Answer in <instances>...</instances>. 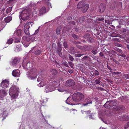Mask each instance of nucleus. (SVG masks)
Listing matches in <instances>:
<instances>
[{"label": "nucleus", "instance_id": "obj_1", "mask_svg": "<svg viewBox=\"0 0 129 129\" xmlns=\"http://www.w3.org/2000/svg\"><path fill=\"white\" fill-rule=\"evenodd\" d=\"M19 90L18 87L14 85H12L10 87L9 93L12 99H15L18 96Z\"/></svg>", "mask_w": 129, "mask_h": 129}, {"label": "nucleus", "instance_id": "obj_2", "mask_svg": "<svg viewBox=\"0 0 129 129\" xmlns=\"http://www.w3.org/2000/svg\"><path fill=\"white\" fill-rule=\"evenodd\" d=\"M84 95L82 93L77 92L74 93L72 96L73 100L76 102V104L81 103L84 99Z\"/></svg>", "mask_w": 129, "mask_h": 129}, {"label": "nucleus", "instance_id": "obj_3", "mask_svg": "<svg viewBox=\"0 0 129 129\" xmlns=\"http://www.w3.org/2000/svg\"><path fill=\"white\" fill-rule=\"evenodd\" d=\"M89 6L88 4H86L83 1H81L78 4L77 7L78 9H80L83 13H85L88 9Z\"/></svg>", "mask_w": 129, "mask_h": 129}, {"label": "nucleus", "instance_id": "obj_4", "mask_svg": "<svg viewBox=\"0 0 129 129\" xmlns=\"http://www.w3.org/2000/svg\"><path fill=\"white\" fill-rule=\"evenodd\" d=\"M20 19H21L23 21L27 20L29 18V15L27 9L22 10L21 12H20Z\"/></svg>", "mask_w": 129, "mask_h": 129}, {"label": "nucleus", "instance_id": "obj_5", "mask_svg": "<svg viewBox=\"0 0 129 129\" xmlns=\"http://www.w3.org/2000/svg\"><path fill=\"white\" fill-rule=\"evenodd\" d=\"M31 65H30V62L28 59H24L23 62V67L24 68L28 69Z\"/></svg>", "mask_w": 129, "mask_h": 129}, {"label": "nucleus", "instance_id": "obj_6", "mask_svg": "<svg viewBox=\"0 0 129 129\" xmlns=\"http://www.w3.org/2000/svg\"><path fill=\"white\" fill-rule=\"evenodd\" d=\"M33 23L31 22H29L26 24L24 27V31L25 33L27 35H29L30 34L29 33V28H30V26Z\"/></svg>", "mask_w": 129, "mask_h": 129}, {"label": "nucleus", "instance_id": "obj_7", "mask_svg": "<svg viewBox=\"0 0 129 129\" xmlns=\"http://www.w3.org/2000/svg\"><path fill=\"white\" fill-rule=\"evenodd\" d=\"M9 81L8 80L5 79L3 80L1 82V86L3 88H5L8 87Z\"/></svg>", "mask_w": 129, "mask_h": 129}, {"label": "nucleus", "instance_id": "obj_8", "mask_svg": "<svg viewBox=\"0 0 129 129\" xmlns=\"http://www.w3.org/2000/svg\"><path fill=\"white\" fill-rule=\"evenodd\" d=\"M22 39L27 42H33L35 39V37L33 36H23L22 37Z\"/></svg>", "mask_w": 129, "mask_h": 129}, {"label": "nucleus", "instance_id": "obj_9", "mask_svg": "<svg viewBox=\"0 0 129 129\" xmlns=\"http://www.w3.org/2000/svg\"><path fill=\"white\" fill-rule=\"evenodd\" d=\"M90 19L89 18L86 16H83L80 17L79 20L77 21V23H82L84 20L85 21L89 22L90 20Z\"/></svg>", "mask_w": 129, "mask_h": 129}, {"label": "nucleus", "instance_id": "obj_10", "mask_svg": "<svg viewBox=\"0 0 129 129\" xmlns=\"http://www.w3.org/2000/svg\"><path fill=\"white\" fill-rule=\"evenodd\" d=\"M75 84V82L72 79H69L67 81L65 84L66 86L70 87L74 86Z\"/></svg>", "mask_w": 129, "mask_h": 129}, {"label": "nucleus", "instance_id": "obj_11", "mask_svg": "<svg viewBox=\"0 0 129 129\" xmlns=\"http://www.w3.org/2000/svg\"><path fill=\"white\" fill-rule=\"evenodd\" d=\"M60 81L59 80H57V81L54 80L50 83L51 85V86L53 88L58 87L60 85Z\"/></svg>", "mask_w": 129, "mask_h": 129}, {"label": "nucleus", "instance_id": "obj_12", "mask_svg": "<svg viewBox=\"0 0 129 129\" xmlns=\"http://www.w3.org/2000/svg\"><path fill=\"white\" fill-rule=\"evenodd\" d=\"M53 90V88L51 86V85L50 83H49L47 85L45 91L46 92H48L52 91Z\"/></svg>", "mask_w": 129, "mask_h": 129}, {"label": "nucleus", "instance_id": "obj_13", "mask_svg": "<svg viewBox=\"0 0 129 129\" xmlns=\"http://www.w3.org/2000/svg\"><path fill=\"white\" fill-rule=\"evenodd\" d=\"M20 71L18 69L13 70L12 72V75L13 76L18 77L20 75Z\"/></svg>", "mask_w": 129, "mask_h": 129}, {"label": "nucleus", "instance_id": "obj_14", "mask_svg": "<svg viewBox=\"0 0 129 129\" xmlns=\"http://www.w3.org/2000/svg\"><path fill=\"white\" fill-rule=\"evenodd\" d=\"M37 70L35 68H33L29 72V75L30 76H31L32 75H37Z\"/></svg>", "mask_w": 129, "mask_h": 129}, {"label": "nucleus", "instance_id": "obj_15", "mask_svg": "<svg viewBox=\"0 0 129 129\" xmlns=\"http://www.w3.org/2000/svg\"><path fill=\"white\" fill-rule=\"evenodd\" d=\"M106 5L105 4H101L99 7V11L100 13H102L105 9Z\"/></svg>", "mask_w": 129, "mask_h": 129}, {"label": "nucleus", "instance_id": "obj_16", "mask_svg": "<svg viewBox=\"0 0 129 129\" xmlns=\"http://www.w3.org/2000/svg\"><path fill=\"white\" fill-rule=\"evenodd\" d=\"M120 119L122 121H127L129 120V117L125 115L121 116L120 117Z\"/></svg>", "mask_w": 129, "mask_h": 129}, {"label": "nucleus", "instance_id": "obj_17", "mask_svg": "<svg viewBox=\"0 0 129 129\" xmlns=\"http://www.w3.org/2000/svg\"><path fill=\"white\" fill-rule=\"evenodd\" d=\"M7 95L6 90L3 89L0 90V97L3 98Z\"/></svg>", "mask_w": 129, "mask_h": 129}, {"label": "nucleus", "instance_id": "obj_18", "mask_svg": "<svg viewBox=\"0 0 129 129\" xmlns=\"http://www.w3.org/2000/svg\"><path fill=\"white\" fill-rule=\"evenodd\" d=\"M20 60L17 57H15L14 58L12 61V64L15 65L18 63L20 61Z\"/></svg>", "mask_w": 129, "mask_h": 129}, {"label": "nucleus", "instance_id": "obj_19", "mask_svg": "<svg viewBox=\"0 0 129 129\" xmlns=\"http://www.w3.org/2000/svg\"><path fill=\"white\" fill-rule=\"evenodd\" d=\"M46 9L44 7H42L39 11V13L40 15L43 14L46 12Z\"/></svg>", "mask_w": 129, "mask_h": 129}, {"label": "nucleus", "instance_id": "obj_20", "mask_svg": "<svg viewBox=\"0 0 129 129\" xmlns=\"http://www.w3.org/2000/svg\"><path fill=\"white\" fill-rule=\"evenodd\" d=\"M57 73V71L55 69H53L51 70L50 73L51 74V75L52 76H53L56 75Z\"/></svg>", "mask_w": 129, "mask_h": 129}, {"label": "nucleus", "instance_id": "obj_21", "mask_svg": "<svg viewBox=\"0 0 129 129\" xmlns=\"http://www.w3.org/2000/svg\"><path fill=\"white\" fill-rule=\"evenodd\" d=\"M22 30L21 29H19L15 31L14 33L15 35H16L17 36L19 37L21 35Z\"/></svg>", "mask_w": 129, "mask_h": 129}, {"label": "nucleus", "instance_id": "obj_22", "mask_svg": "<svg viewBox=\"0 0 129 129\" xmlns=\"http://www.w3.org/2000/svg\"><path fill=\"white\" fill-rule=\"evenodd\" d=\"M125 107L123 106H120L118 107L117 110L120 112H122L124 109Z\"/></svg>", "mask_w": 129, "mask_h": 129}, {"label": "nucleus", "instance_id": "obj_23", "mask_svg": "<svg viewBox=\"0 0 129 129\" xmlns=\"http://www.w3.org/2000/svg\"><path fill=\"white\" fill-rule=\"evenodd\" d=\"M109 104V101H107L104 105V107L107 109H110L111 107L110 105Z\"/></svg>", "mask_w": 129, "mask_h": 129}, {"label": "nucleus", "instance_id": "obj_24", "mask_svg": "<svg viewBox=\"0 0 129 129\" xmlns=\"http://www.w3.org/2000/svg\"><path fill=\"white\" fill-rule=\"evenodd\" d=\"M109 101V104L112 107L113 106H114L116 105V102L114 100L110 101Z\"/></svg>", "mask_w": 129, "mask_h": 129}, {"label": "nucleus", "instance_id": "obj_25", "mask_svg": "<svg viewBox=\"0 0 129 129\" xmlns=\"http://www.w3.org/2000/svg\"><path fill=\"white\" fill-rule=\"evenodd\" d=\"M12 20V17L10 16H8L5 18L4 20L6 23H8L10 22Z\"/></svg>", "mask_w": 129, "mask_h": 129}, {"label": "nucleus", "instance_id": "obj_26", "mask_svg": "<svg viewBox=\"0 0 129 129\" xmlns=\"http://www.w3.org/2000/svg\"><path fill=\"white\" fill-rule=\"evenodd\" d=\"M62 29V27L61 26L58 27L56 30V33L57 35H59L60 34V31Z\"/></svg>", "mask_w": 129, "mask_h": 129}, {"label": "nucleus", "instance_id": "obj_27", "mask_svg": "<svg viewBox=\"0 0 129 129\" xmlns=\"http://www.w3.org/2000/svg\"><path fill=\"white\" fill-rule=\"evenodd\" d=\"M91 46L90 45H84L83 46V48L85 51L89 50L91 49Z\"/></svg>", "mask_w": 129, "mask_h": 129}, {"label": "nucleus", "instance_id": "obj_28", "mask_svg": "<svg viewBox=\"0 0 129 129\" xmlns=\"http://www.w3.org/2000/svg\"><path fill=\"white\" fill-rule=\"evenodd\" d=\"M13 40V39L12 38H10L8 40L6 44L8 43L9 45L11 44L12 43Z\"/></svg>", "mask_w": 129, "mask_h": 129}, {"label": "nucleus", "instance_id": "obj_29", "mask_svg": "<svg viewBox=\"0 0 129 129\" xmlns=\"http://www.w3.org/2000/svg\"><path fill=\"white\" fill-rule=\"evenodd\" d=\"M16 48L17 50V51H19L22 50L21 45L20 44H18L16 46Z\"/></svg>", "mask_w": 129, "mask_h": 129}, {"label": "nucleus", "instance_id": "obj_30", "mask_svg": "<svg viewBox=\"0 0 129 129\" xmlns=\"http://www.w3.org/2000/svg\"><path fill=\"white\" fill-rule=\"evenodd\" d=\"M41 53V50H37L35 51L34 54H35L37 55H40Z\"/></svg>", "mask_w": 129, "mask_h": 129}, {"label": "nucleus", "instance_id": "obj_31", "mask_svg": "<svg viewBox=\"0 0 129 129\" xmlns=\"http://www.w3.org/2000/svg\"><path fill=\"white\" fill-rule=\"evenodd\" d=\"M46 83H47L44 82L43 81H41L40 82L39 85L40 87H42L46 85Z\"/></svg>", "mask_w": 129, "mask_h": 129}, {"label": "nucleus", "instance_id": "obj_32", "mask_svg": "<svg viewBox=\"0 0 129 129\" xmlns=\"http://www.w3.org/2000/svg\"><path fill=\"white\" fill-rule=\"evenodd\" d=\"M26 47H27L29 45V43L27 41L23 42L22 43Z\"/></svg>", "mask_w": 129, "mask_h": 129}, {"label": "nucleus", "instance_id": "obj_33", "mask_svg": "<svg viewBox=\"0 0 129 129\" xmlns=\"http://www.w3.org/2000/svg\"><path fill=\"white\" fill-rule=\"evenodd\" d=\"M12 9V7H10L8 8L6 10L7 13V14L9 13L11 11Z\"/></svg>", "mask_w": 129, "mask_h": 129}, {"label": "nucleus", "instance_id": "obj_34", "mask_svg": "<svg viewBox=\"0 0 129 129\" xmlns=\"http://www.w3.org/2000/svg\"><path fill=\"white\" fill-rule=\"evenodd\" d=\"M92 72H93V74L95 76H98L99 74V71L96 70H93V71H92Z\"/></svg>", "mask_w": 129, "mask_h": 129}, {"label": "nucleus", "instance_id": "obj_35", "mask_svg": "<svg viewBox=\"0 0 129 129\" xmlns=\"http://www.w3.org/2000/svg\"><path fill=\"white\" fill-rule=\"evenodd\" d=\"M114 45L116 46H117L118 47H122L123 46V45L119 43H116V42H114Z\"/></svg>", "mask_w": 129, "mask_h": 129}, {"label": "nucleus", "instance_id": "obj_36", "mask_svg": "<svg viewBox=\"0 0 129 129\" xmlns=\"http://www.w3.org/2000/svg\"><path fill=\"white\" fill-rule=\"evenodd\" d=\"M87 40L90 43H92L93 42V39L92 38L90 37H88Z\"/></svg>", "mask_w": 129, "mask_h": 129}, {"label": "nucleus", "instance_id": "obj_37", "mask_svg": "<svg viewBox=\"0 0 129 129\" xmlns=\"http://www.w3.org/2000/svg\"><path fill=\"white\" fill-rule=\"evenodd\" d=\"M117 55H118L119 57L120 56L123 57V58L125 59L126 57V55L124 54H117Z\"/></svg>", "mask_w": 129, "mask_h": 129}, {"label": "nucleus", "instance_id": "obj_38", "mask_svg": "<svg viewBox=\"0 0 129 129\" xmlns=\"http://www.w3.org/2000/svg\"><path fill=\"white\" fill-rule=\"evenodd\" d=\"M76 17L75 16L74 17H73V19L75 20V19H76ZM72 17L71 16H70L68 17V18H67V19L69 20H72Z\"/></svg>", "mask_w": 129, "mask_h": 129}, {"label": "nucleus", "instance_id": "obj_39", "mask_svg": "<svg viewBox=\"0 0 129 129\" xmlns=\"http://www.w3.org/2000/svg\"><path fill=\"white\" fill-rule=\"evenodd\" d=\"M14 42L15 43L20 42V38L19 37L15 38Z\"/></svg>", "mask_w": 129, "mask_h": 129}, {"label": "nucleus", "instance_id": "obj_40", "mask_svg": "<svg viewBox=\"0 0 129 129\" xmlns=\"http://www.w3.org/2000/svg\"><path fill=\"white\" fill-rule=\"evenodd\" d=\"M104 17H100L96 19V21H103L104 20Z\"/></svg>", "mask_w": 129, "mask_h": 129}, {"label": "nucleus", "instance_id": "obj_41", "mask_svg": "<svg viewBox=\"0 0 129 129\" xmlns=\"http://www.w3.org/2000/svg\"><path fill=\"white\" fill-rule=\"evenodd\" d=\"M63 46L66 49L68 48V46L67 44V42L66 41L64 42L63 43Z\"/></svg>", "mask_w": 129, "mask_h": 129}, {"label": "nucleus", "instance_id": "obj_42", "mask_svg": "<svg viewBox=\"0 0 129 129\" xmlns=\"http://www.w3.org/2000/svg\"><path fill=\"white\" fill-rule=\"evenodd\" d=\"M113 61L115 62L117 64H118L120 65H122L123 64H121L118 61L114 59H113Z\"/></svg>", "mask_w": 129, "mask_h": 129}, {"label": "nucleus", "instance_id": "obj_43", "mask_svg": "<svg viewBox=\"0 0 129 129\" xmlns=\"http://www.w3.org/2000/svg\"><path fill=\"white\" fill-rule=\"evenodd\" d=\"M92 53L94 55L96 54L97 53V50L94 49L92 51Z\"/></svg>", "mask_w": 129, "mask_h": 129}, {"label": "nucleus", "instance_id": "obj_44", "mask_svg": "<svg viewBox=\"0 0 129 129\" xmlns=\"http://www.w3.org/2000/svg\"><path fill=\"white\" fill-rule=\"evenodd\" d=\"M129 128V122H127L126 124L124 126V128L125 129H126Z\"/></svg>", "mask_w": 129, "mask_h": 129}, {"label": "nucleus", "instance_id": "obj_45", "mask_svg": "<svg viewBox=\"0 0 129 129\" xmlns=\"http://www.w3.org/2000/svg\"><path fill=\"white\" fill-rule=\"evenodd\" d=\"M69 59L70 60H71L72 61H73L74 60V58L70 54H69Z\"/></svg>", "mask_w": 129, "mask_h": 129}, {"label": "nucleus", "instance_id": "obj_46", "mask_svg": "<svg viewBox=\"0 0 129 129\" xmlns=\"http://www.w3.org/2000/svg\"><path fill=\"white\" fill-rule=\"evenodd\" d=\"M90 58L88 56H85L84 57L82 58V59H81V60L82 61H84L85 60H86V59H88V58Z\"/></svg>", "mask_w": 129, "mask_h": 129}, {"label": "nucleus", "instance_id": "obj_47", "mask_svg": "<svg viewBox=\"0 0 129 129\" xmlns=\"http://www.w3.org/2000/svg\"><path fill=\"white\" fill-rule=\"evenodd\" d=\"M83 55V54H75L74 56L76 57H80L82 56Z\"/></svg>", "mask_w": 129, "mask_h": 129}, {"label": "nucleus", "instance_id": "obj_48", "mask_svg": "<svg viewBox=\"0 0 129 129\" xmlns=\"http://www.w3.org/2000/svg\"><path fill=\"white\" fill-rule=\"evenodd\" d=\"M116 50L120 53H123L122 51L119 48H116Z\"/></svg>", "mask_w": 129, "mask_h": 129}, {"label": "nucleus", "instance_id": "obj_49", "mask_svg": "<svg viewBox=\"0 0 129 129\" xmlns=\"http://www.w3.org/2000/svg\"><path fill=\"white\" fill-rule=\"evenodd\" d=\"M88 102L87 103H84L83 104V106H87L88 104H89L90 103L91 104L92 102L91 101H88Z\"/></svg>", "mask_w": 129, "mask_h": 129}, {"label": "nucleus", "instance_id": "obj_50", "mask_svg": "<svg viewBox=\"0 0 129 129\" xmlns=\"http://www.w3.org/2000/svg\"><path fill=\"white\" fill-rule=\"evenodd\" d=\"M123 76H124V77L125 78L127 79H129V74H123Z\"/></svg>", "mask_w": 129, "mask_h": 129}, {"label": "nucleus", "instance_id": "obj_51", "mask_svg": "<svg viewBox=\"0 0 129 129\" xmlns=\"http://www.w3.org/2000/svg\"><path fill=\"white\" fill-rule=\"evenodd\" d=\"M100 78H99L98 79L95 80V81L96 84H99L100 83Z\"/></svg>", "mask_w": 129, "mask_h": 129}, {"label": "nucleus", "instance_id": "obj_52", "mask_svg": "<svg viewBox=\"0 0 129 129\" xmlns=\"http://www.w3.org/2000/svg\"><path fill=\"white\" fill-rule=\"evenodd\" d=\"M62 64L67 67H69V66L68 65L67 63L66 62H63L62 63Z\"/></svg>", "mask_w": 129, "mask_h": 129}, {"label": "nucleus", "instance_id": "obj_53", "mask_svg": "<svg viewBox=\"0 0 129 129\" xmlns=\"http://www.w3.org/2000/svg\"><path fill=\"white\" fill-rule=\"evenodd\" d=\"M69 64L71 66V68H73L74 64L71 62H68Z\"/></svg>", "mask_w": 129, "mask_h": 129}, {"label": "nucleus", "instance_id": "obj_54", "mask_svg": "<svg viewBox=\"0 0 129 129\" xmlns=\"http://www.w3.org/2000/svg\"><path fill=\"white\" fill-rule=\"evenodd\" d=\"M72 36L75 39L78 38L77 36L74 34H72Z\"/></svg>", "mask_w": 129, "mask_h": 129}, {"label": "nucleus", "instance_id": "obj_55", "mask_svg": "<svg viewBox=\"0 0 129 129\" xmlns=\"http://www.w3.org/2000/svg\"><path fill=\"white\" fill-rule=\"evenodd\" d=\"M89 34H87L85 35H84L83 36V38L85 39H86L87 38H88V37L89 36Z\"/></svg>", "mask_w": 129, "mask_h": 129}, {"label": "nucleus", "instance_id": "obj_56", "mask_svg": "<svg viewBox=\"0 0 129 129\" xmlns=\"http://www.w3.org/2000/svg\"><path fill=\"white\" fill-rule=\"evenodd\" d=\"M62 49V48L59 47V48H57L56 52H61Z\"/></svg>", "mask_w": 129, "mask_h": 129}, {"label": "nucleus", "instance_id": "obj_57", "mask_svg": "<svg viewBox=\"0 0 129 129\" xmlns=\"http://www.w3.org/2000/svg\"><path fill=\"white\" fill-rule=\"evenodd\" d=\"M57 53L58 54V55L60 57H62L63 55L61 52H57Z\"/></svg>", "mask_w": 129, "mask_h": 129}, {"label": "nucleus", "instance_id": "obj_58", "mask_svg": "<svg viewBox=\"0 0 129 129\" xmlns=\"http://www.w3.org/2000/svg\"><path fill=\"white\" fill-rule=\"evenodd\" d=\"M113 74L114 75H116V74H121V72H113Z\"/></svg>", "mask_w": 129, "mask_h": 129}, {"label": "nucleus", "instance_id": "obj_59", "mask_svg": "<svg viewBox=\"0 0 129 129\" xmlns=\"http://www.w3.org/2000/svg\"><path fill=\"white\" fill-rule=\"evenodd\" d=\"M86 114L87 115L90 114L91 111H90L89 110L87 111H85Z\"/></svg>", "mask_w": 129, "mask_h": 129}, {"label": "nucleus", "instance_id": "obj_60", "mask_svg": "<svg viewBox=\"0 0 129 129\" xmlns=\"http://www.w3.org/2000/svg\"><path fill=\"white\" fill-rule=\"evenodd\" d=\"M99 54L102 57L103 56H104V57L105 56H104V55L103 53L102 52H100L99 53Z\"/></svg>", "mask_w": 129, "mask_h": 129}, {"label": "nucleus", "instance_id": "obj_61", "mask_svg": "<svg viewBox=\"0 0 129 129\" xmlns=\"http://www.w3.org/2000/svg\"><path fill=\"white\" fill-rule=\"evenodd\" d=\"M39 28L37 30L35 31V32L34 33V34H36L38 32L39 30Z\"/></svg>", "mask_w": 129, "mask_h": 129}, {"label": "nucleus", "instance_id": "obj_62", "mask_svg": "<svg viewBox=\"0 0 129 129\" xmlns=\"http://www.w3.org/2000/svg\"><path fill=\"white\" fill-rule=\"evenodd\" d=\"M58 91L60 92H64V89H62L60 88H59L58 89Z\"/></svg>", "mask_w": 129, "mask_h": 129}, {"label": "nucleus", "instance_id": "obj_63", "mask_svg": "<svg viewBox=\"0 0 129 129\" xmlns=\"http://www.w3.org/2000/svg\"><path fill=\"white\" fill-rule=\"evenodd\" d=\"M69 23L73 24V25H75V22L74 21H70L69 22Z\"/></svg>", "mask_w": 129, "mask_h": 129}, {"label": "nucleus", "instance_id": "obj_64", "mask_svg": "<svg viewBox=\"0 0 129 129\" xmlns=\"http://www.w3.org/2000/svg\"><path fill=\"white\" fill-rule=\"evenodd\" d=\"M74 48L73 47H71L70 48V50L73 51H74Z\"/></svg>", "mask_w": 129, "mask_h": 129}]
</instances>
